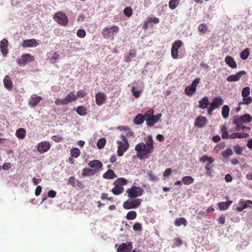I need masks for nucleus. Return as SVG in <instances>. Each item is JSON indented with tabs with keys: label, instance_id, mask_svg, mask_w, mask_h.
<instances>
[{
	"label": "nucleus",
	"instance_id": "nucleus-1",
	"mask_svg": "<svg viewBox=\"0 0 252 252\" xmlns=\"http://www.w3.org/2000/svg\"><path fill=\"white\" fill-rule=\"evenodd\" d=\"M145 143L141 142L135 146V150L137 152V157L140 158H147L154 149V141L151 135L144 138Z\"/></svg>",
	"mask_w": 252,
	"mask_h": 252
},
{
	"label": "nucleus",
	"instance_id": "nucleus-2",
	"mask_svg": "<svg viewBox=\"0 0 252 252\" xmlns=\"http://www.w3.org/2000/svg\"><path fill=\"white\" fill-rule=\"evenodd\" d=\"M252 121V118L249 114H246L241 116H235L233 118L232 123L236 125L234 130L239 131L241 130L244 123H250Z\"/></svg>",
	"mask_w": 252,
	"mask_h": 252
},
{
	"label": "nucleus",
	"instance_id": "nucleus-3",
	"mask_svg": "<svg viewBox=\"0 0 252 252\" xmlns=\"http://www.w3.org/2000/svg\"><path fill=\"white\" fill-rule=\"evenodd\" d=\"M161 116V113L154 115V110L153 108L149 109L145 113V119L146 121V125L150 127L154 126L155 124L160 120Z\"/></svg>",
	"mask_w": 252,
	"mask_h": 252
},
{
	"label": "nucleus",
	"instance_id": "nucleus-4",
	"mask_svg": "<svg viewBox=\"0 0 252 252\" xmlns=\"http://www.w3.org/2000/svg\"><path fill=\"white\" fill-rule=\"evenodd\" d=\"M119 27L113 25L110 28L105 27L102 31V35L104 38H113L114 35L118 32Z\"/></svg>",
	"mask_w": 252,
	"mask_h": 252
},
{
	"label": "nucleus",
	"instance_id": "nucleus-5",
	"mask_svg": "<svg viewBox=\"0 0 252 252\" xmlns=\"http://www.w3.org/2000/svg\"><path fill=\"white\" fill-rule=\"evenodd\" d=\"M121 138L123 141H117V143L118 144L117 155L119 157H121L124 155V153L126 151L129 146L126 136L122 135Z\"/></svg>",
	"mask_w": 252,
	"mask_h": 252
},
{
	"label": "nucleus",
	"instance_id": "nucleus-6",
	"mask_svg": "<svg viewBox=\"0 0 252 252\" xmlns=\"http://www.w3.org/2000/svg\"><path fill=\"white\" fill-rule=\"evenodd\" d=\"M126 192L128 194V196L129 198H133L142 195L144 190L140 187L133 186L131 188L127 189Z\"/></svg>",
	"mask_w": 252,
	"mask_h": 252
},
{
	"label": "nucleus",
	"instance_id": "nucleus-7",
	"mask_svg": "<svg viewBox=\"0 0 252 252\" xmlns=\"http://www.w3.org/2000/svg\"><path fill=\"white\" fill-rule=\"evenodd\" d=\"M141 199H136L133 200H128L123 203V207L126 210L136 209L138 208L141 203Z\"/></svg>",
	"mask_w": 252,
	"mask_h": 252
},
{
	"label": "nucleus",
	"instance_id": "nucleus-8",
	"mask_svg": "<svg viewBox=\"0 0 252 252\" xmlns=\"http://www.w3.org/2000/svg\"><path fill=\"white\" fill-rule=\"evenodd\" d=\"M54 20L62 26H66L68 22V18L66 15L62 12H58L54 15Z\"/></svg>",
	"mask_w": 252,
	"mask_h": 252
},
{
	"label": "nucleus",
	"instance_id": "nucleus-9",
	"mask_svg": "<svg viewBox=\"0 0 252 252\" xmlns=\"http://www.w3.org/2000/svg\"><path fill=\"white\" fill-rule=\"evenodd\" d=\"M34 58L30 54L27 53L23 55L20 58L17 59V63L22 66H25L27 63L34 61Z\"/></svg>",
	"mask_w": 252,
	"mask_h": 252
},
{
	"label": "nucleus",
	"instance_id": "nucleus-10",
	"mask_svg": "<svg viewBox=\"0 0 252 252\" xmlns=\"http://www.w3.org/2000/svg\"><path fill=\"white\" fill-rule=\"evenodd\" d=\"M183 44V42L180 40H176L173 44L171 53V56L173 59H176L178 58V49Z\"/></svg>",
	"mask_w": 252,
	"mask_h": 252
},
{
	"label": "nucleus",
	"instance_id": "nucleus-11",
	"mask_svg": "<svg viewBox=\"0 0 252 252\" xmlns=\"http://www.w3.org/2000/svg\"><path fill=\"white\" fill-rule=\"evenodd\" d=\"M51 148V144L47 141H42L38 143L37 151L40 153L47 152Z\"/></svg>",
	"mask_w": 252,
	"mask_h": 252
},
{
	"label": "nucleus",
	"instance_id": "nucleus-12",
	"mask_svg": "<svg viewBox=\"0 0 252 252\" xmlns=\"http://www.w3.org/2000/svg\"><path fill=\"white\" fill-rule=\"evenodd\" d=\"M8 41L5 38H3L0 42V49L3 57L7 56L8 53Z\"/></svg>",
	"mask_w": 252,
	"mask_h": 252
},
{
	"label": "nucleus",
	"instance_id": "nucleus-13",
	"mask_svg": "<svg viewBox=\"0 0 252 252\" xmlns=\"http://www.w3.org/2000/svg\"><path fill=\"white\" fill-rule=\"evenodd\" d=\"M42 99L41 96H38L36 94H33L31 95L29 99V104L31 107H35Z\"/></svg>",
	"mask_w": 252,
	"mask_h": 252
},
{
	"label": "nucleus",
	"instance_id": "nucleus-14",
	"mask_svg": "<svg viewBox=\"0 0 252 252\" xmlns=\"http://www.w3.org/2000/svg\"><path fill=\"white\" fill-rule=\"evenodd\" d=\"M106 95L103 93L99 92L95 94V102L97 105H102L106 100Z\"/></svg>",
	"mask_w": 252,
	"mask_h": 252
},
{
	"label": "nucleus",
	"instance_id": "nucleus-15",
	"mask_svg": "<svg viewBox=\"0 0 252 252\" xmlns=\"http://www.w3.org/2000/svg\"><path fill=\"white\" fill-rule=\"evenodd\" d=\"M208 120L205 117L199 116L196 118L194 125L198 127H202L205 126Z\"/></svg>",
	"mask_w": 252,
	"mask_h": 252
},
{
	"label": "nucleus",
	"instance_id": "nucleus-16",
	"mask_svg": "<svg viewBox=\"0 0 252 252\" xmlns=\"http://www.w3.org/2000/svg\"><path fill=\"white\" fill-rule=\"evenodd\" d=\"M246 72L245 71H240L237 72L236 74L231 75L229 76L226 80L228 82H235L238 81L241 78L243 75H245Z\"/></svg>",
	"mask_w": 252,
	"mask_h": 252
},
{
	"label": "nucleus",
	"instance_id": "nucleus-17",
	"mask_svg": "<svg viewBox=\"0 0 252 252\" xmlns=\"http://www.w3.org/2000/svg\"><path fill=\"white\" fill-rule=\"evenodd\" d=\"M132 249V246L131 243H122L118 248L117 251L119 252H129Z\"/></svg>",
	"mask_w": 252,
	"mask_h": 252
},
{
	"label": "nucleus",
	"instance_id": "nucleus-18",
	"mask_svg": "<svg viewBox=\"0 0 252 252\" xmlns=\"http://www.w3.org/2000/svg\"><path fill=\"white\" fill-rule=\"evenodd\" d=\"M223 100L220 96L215 97L213 98L210 105L215 109L219 108L223 104Z\"/></svg>",
	"mask_w": 252,
	"mask_h": 252
},
{
	"label": "nucleus",
	"instance_id": "nucleus-19",
	"mask_svg": "<svg viewBox=\"0 0 252 252\" xmlns=\"http://www.w3.org/2000/svg\"><path fill=\"white\" fill-rule=\"evenodd\" d=\"M38 45L36 40L35 39H27L23 41L22 44V47L24 48L26 47H35Z\"/></svg>",
	"mask_w": 252,
	"mask_h": 252
},
{
	"label": "nucleus",
	"instance_id": "nucleus-20",
	"mask_svg": "<svg viewBox=\"0 0 252 252\" xmlns=\"http://www.w3.org/2000/svg\"><path fill=\"white\" fill-rule=\"evenodd\" d=\"M3 85L4 87L9 91L12 89V82L9 75H6L3 79Z\"/></svg>",
	"mask_w": 252,
	"mask_h": 252
},
{
	"label": "nucleus",
	"instance_id": "nucleus-21",
	"mask_svg": "<svg viewBox=\"0 0 252 252\" xmlns=\"http://www.w3.org/2000/svg\"><path fill=\"white\" fill-rule=\"evenodd\" d=\"M198 107L201 109H205L208 107L209 104V100L208 96H204L201 99L199 100Z\"/></svg>",
	"mask_w": 252,
	"mask_h": 252
},
{
	"label": "nucleus",
	"instance_id": "nucleus-22",
	"mask_svg": "<svg viewBox=\"0 0 252 252\" xmlns=\"http://www.w3.org/2000/svg\"><path fill=\"white\" fill-rule=\"evenodd\" d=\"M88 164L90 167L94 168L96 169H100L103 166L101 162L98 160L90 161Z\"/></svg>",
	"mask_w": 252,
	"mask_h": 252
},
{
	"label": "nucleus",
	"instance_id": "nucleus-23",
	"mask_svg": "<svg viewBox=\"0 0 252 252\" xmlns=\"http://www.w3.org/2000/svg\"><path fill=\"white\" fill-rule=\"evenodd\" d=\"M225 62L226 64L231 68H236L237 66L236 63L234 61V59L231 56H226L225 58Z\"/></svg>",
	"mask_w": 252,
	"mask_h": 252
},
{
	"label": "nucleus",
	"instance_id": "nucleus-24",
	"mask_svg": "<svg viewBox=\"0 0 252 252\" xmlns=\"http://www.w3.org/2000/svg\"><path fill=\"white\" fill-rule=\"evenodd\" d=\"M249 136V134L247 133H238L237 132L231 133L229 135V138L231 139L247 138Z\"/></svg>",
	"mask_w": 252,
	"mask_h": 252
},
{
	"label": "nucleus",
	"instance_id": "nucleus-25",
	"mask_svg": "<svg viewBox=\"0 0 252 252\" xmlns=\"http://www.w3.org/2000/svg\"><path fill=\"white\" fill-rule=\"evenodd\" d=\"M232 201L229 200L227 202H220L218 203V206L220 210H225L229 208Z\"/></svg>",
	"mask_w": 252,
	"mask_h": 252
},
{
	"label": "nucleus",
	"instance_id": "nucleus-26",
	"mask_svg": "<svg viewBox=\"0 0 252 252\" xmlns=\"http://www.w3.org/2000/svg\"><path fill=\"white\" fill-rule=\"evenodd\" d=\"M102 177L106 179H113L116 178L117 175L112 170L109 169L103 174Z\"/></svg>",
	"mask_w": 252,
	"mask_h": 252
},
{
	"label": "nucleus",
	"instance_id": "nucleus-27",
	"mask_svg": "<svg viewBox=\"0 0 252 252\" xmlns=\"http://www.w3.org/2000/svg\"><path fill=\"white\" fill-rule=\"evenodd\" d=\"M144 120H145V114L142 115L139 113L136 115L133 120V121L136 125H139L142 124L144 122Z\"/></svg>",
	"mask_w": 252,
	"mask_h": 252
},
{
	"label": "nucleus",
	"instance_id": "nucleus-28",
	"mask_svg": "<svg viewBox=\"0 0 252 252\" xmlns=\"http://www.w3.org/2000/svg\"><path fill=\"white\" fill-rule=\"evenodd\" d=\"M94 174L95 171L89 168H84L82 171V175L84 177L93 176Z\"/></svg>",
	"mask_w": 252,
	"mask_h": 252
},
{
	"label": "nucleus",
	"instance_id": "nucleus-29",
	"mask_svg": "<svg viewBox=\"0 0 252 252\" xmlns=\"http://www.w3.org/2000/svg\"><path fill=\"white\" fill-rule=\"evenodd\" d=\"M114 187L112 189V192L114 195H119L123 193L124 191V188L123 187L114 185Z\"/></svg>",
	"mask_w": 252,
	"mask_h": 252
},
{
	"label": "nucleus",
	"instance_id": "nucleus-30",
	"mask_svg": "<svg viewBox=\"0 0 252 252\" xmlns=\"http://www.w3.org/2000/svg\"><path fill=\"white\" fill-rule=\"evenodd\" d=\"M26 131L24 128H20L16 130V135L19 138L23 139L26 137Z\"/></svg>",
	"mask_w": 252,
	"mask_h": 252
},
{
	"label": "nucleus",
	"instance_id": "nucleus-31",
	"mask_svg": "<svg viewBox=\"0 0 252 252\" xmlns=\"http://www.w3.org/2000/svg\"><path fill=\"white\" fill-rule=\"evenodd\" d=\"M66 100V104L71 101H76L77 99V96L71 92L68 94L64 98Z\"/></svg>",
	"mask_w": 252,
	"mask_h": 252
},
{
	"label": "nucleus",
	"instance_id": "nucleus-32",
	"mask_svg": "<svg viewBox=\"0 0 252 252\" xmlns=\"http://www.w3.org/2000/svg\"><path fill=\"white\" fill-rule=\"evenodd\" d=\"M128 181L126 179L124 178H119L115 180L114 182V185L123 187V186L126 185Z\"/></svg>",
	"mask_w": 252,
	"mask_h": 252
},
{
	"label": "nucleus",
	"instance_id": "nucleus-33",
	"mask_svg": "<svg viewBox=\"0 0 252 252\" xmlns=\"http://www.w3.org/2000/svg\"><path fill=\"white\" fill-rule=\"evenodd\" d=\"M229 110L230 109L228 105H225L223 106L221 110V114L223 118L226 119L228 117Z\"/></svg>",
	"mask_w": 252,
	"mask_h": 252
},
{
	"label": "nucleus",
	"instance_id": "nucleus-34",
	"mask_svg": "<svg viewBox=\"0 0 252 252\" xmlns=\"http://www.w3.org/2000/svg\"><path fill=\"white\" fill-rule=\"evenodd\" d=\"M175 225L177 226H180L182 224L186 226L187 225V220L184 218L177 219L175 221Z\"/></svg>",
	"mask_w": 252,
	"mask_h": 252
},
{
	"label": "nucleus",
	"instance_id": "nucleus-35",
	"mask_svg": "<svg viewBox=\"0 0 252 252\" xmlns=\"http://www.w3.org/2000/svg\"><path fill=\"white\" fill-rule=\"evenodd\" d=\"M182 182L185 185H190L192 184L194 182L193 178L190 176H187L184 177L182 179Z\"/></svg>",
	"mask_w": 252,
	"mask_h": 252
},
{
	"label": "nucleus",
	"instance_id": "nucleus-36",
	"mask_svg": "<svg viewBox=\"0 0 252 252\" xmlns=\"http://www.w3.org/2000/svg\"><path fill=\"white\" fill-rule=\"evenodd\" d=\"M179 0H170L169 2V7L170 9L174 10L179 5Z\"/></svg>",
	"mask_w": 252,
	"mask_h": 252
},
{
	"label": "nucleus",
	"instance_id": "nucleus-37",
	"mask_svg": "<svg viewBox=\"0 0 252 252\" xmlns=\"http://www.w3.org/2000/svg\"><path fill=\"white\" fill-rule=\"evenodd\" d=\"M252 102V97L248 96L246 97H243V101L238 103V105L240 106L243 104L249 105Z\"/></svg>",
	"mask_w": 252,
	"mask_h": 252
},
{
	"label": "nucleus",
	"instance_id": "nucleus-38",
	"mask_svg": "<svg viewBox=\"0 0 252 252\" xmlns=\"http://www.w3.org/2000/svg\"><path fill=\"white\" fill-rule=\"evenodd\" d=\"M76 112L80 116H85L87 114V109L85 106H80L77 108Z\"/></svg>",
	"mask_w": 252,
	"mask_h": 252
},
{
	"label": "nucleus",
	"instance_id": "nucleus-39",
	"mask_svg": "<svg viewBox=\"0 0 252 252\" xmlns=\"http://www.w3.org/2000/svg\"><path fill=\"white\" fill-rule=\"evenodd\" d=\"M196 91V89H194L193 87H191L190 86H187L185 90V92L186 95L188 96L192 95Z\"/></svg>",
	"mask_w": 252,
	"mask_h": 252
},
{
	"label": "nucleus",
	"instance_id": "nucleus-40",
	"mask_svg": "<svg viewBox=\"0 0 252 252\" xmlns=\"http://www.w3.org/2000/svg\"><path fill=\"white\" fill-rule=\"evenodd\" d=\"M137 217V213L134 211H131L128 212L126 216V219L128 220H133Z\"/></svg>",
	"mask_w": 252,
	"mask_h": 252
},
{
	"label": "nucleus",
	"instance_id": "nucleus-41",
	"mask_svg": "<svg viewBox=\"0 0 252 252\" xmlns=\"http://www.w3.org/2000/svg\"><path fill=\"white\" fill-rule=\"evenodd\" d=\"M136 56V53L134 51L131 50L129 53H128L125 58V61L126 62H129L131 60V59L135 57Z\"/></svg>",
	"mask_w": 252,
	"mask_h": 252
},
{
	"label": "nucleus",
	"instance_id": "nucleus-42",
	"mask_svg": "<svg viewBox=\"0 0 252 252\" xmlns=\"http://www.w3.org/2000/svg\"><path fill=\"white\" fill-rule=\"evenodd\" d=\"M208 28L206 24L202 23L198 27V30L200 33L204 34L206 32Z\"/></svg>",
	"mask_w": 252,
	"mask_h": 252
},
{
	"label": "nucleus",
	"instance_id": "nucleus-43",
	"mask_svg": "<svg viewBox=\"0 0 252 252\" xmlns=\"http://www.w3.org/2000/svg\"><path fill=\"white\" fill-rule=\"evenodd\" d=\"M80 153L81 152L80 150L77 148H73L70 151V154L71 157L75 158L78 157L80 156Z\"/></svg>",
	"mask_w": 252,
	"mask_h": 252
},
{
	"label": "nucleus",
	"instance_id": "nucleus-44",
	"mask_svg": "<svg viewBox=\"0 0 252 252\" xmlns=\"http://www.w3.org/2000/svg\"><path fill=\"white\" fill-rule=\"evenodd\" d=\"M221 131L222 132L221 137L222 139H228L229 138L228 132L227 127L223 126L221 127Z\"/></svg>",
	"mask_w": 252,
	"mask_h": 252
},
{
	"label": "nucleus",
	"instance_id": "nucleus-45",
	"mask_svg": "<svg viewBox=\"0 0 252 252\" xmlns=\"http://www.w3.org/2000/svg\"><path fill=\"white\" fill-rule=\"evenodd\" d=\"M106 143V140L104 138H100L97 142V147L98 149H102L104 147Z\"/></svg>",
	"mask_w": 252,
	"mask_h": 252
},
{
	"label": "nucleus",
	"instance_id": "nucleus-46",
	"mask_svg": "<svg viewBox=\"0 0 252 252\" xmlns=\"http://www.w3.org/2000/svg\"><path fill=\"white\" fill-rule=\"evenodd\" d=\"M239 204L241 206H242L243 209H246L249 206V204H252V201L248 200L245 201L244 199H241L239 201Z\"/></svg>",
	"mask_w": 252,
	"mask_h": 252
},
{
	"label": "nucleus",
	"instance_id": "nucleus-47",
	"mask_svg": "<svg viewBox=\"0 0 252 252\" xmlns=\"http://www.w3.org/2000/svg\"><path fill=\"white\" fill-rule=\"evenodd\" d=\"M124 13L127 17H131L133 13L132 8L130 7H126L124 10Z\"/></svg>",
	"mask_w": 252,
	"mask_h": 252
},
{
	"label": "nucleus",
	"instance_id": "nucleus-48",
	"mask_svg": "<svg viewBox=\"0 0 252 252\" xmlns=\"http://www.w3.org/2000/svg\"><path fill=\"white\" fill-rule=\"evenodd\" d=\"M250 94V88L246 87L242 91V96L243 97H246L249 96Z\"/></svg>",
	"mask_w": 252,
	"mask_h": 252
},
{
	"label": "nucleus",
	"instance_id": "nucleus-49",
	"mask_svg": "<svg viewBox=\"0 0 252 252\" xmlns=\"http://www.w3.org/2000/svg\"><path fill=\"white\" fill-rule=\"evenodd\" d=\"M232 155L233 152L231 149L230 148H227L225 150V151H223L222 152V155L225 158H226L229 156H232Z\"/></svg>",
	"mask_w": 252,
	"mask_h": 252
},
{
	"label": "nucleus",
	"instance_id": "nucleus-50",
	"mask_svg": "<svg viewBox=\"0 0 252 252\" xmlns=\"http://www.w3.org/2000/svg\"><path fill=\"white\" fill-rule=\"evenodd\" d=\"M249 56V50L248 48L245 49L240 53V57L243 60H246Z\"/></svg>",
	"mask_w": 252,
	"mask_h": 252
},
{
	"label": "nucleus",
	"instance_id": "nucleus-51",
	"mask_svg": "<svg viewBox=\"0 0 252 252\" xmlns=\"http://www.w3.org/2000/svg\"><path fill=\"white\" fill-rule=\"evenodd\" d=\"M131 92L132 94V95L136 98H138L142 92V91H136L135 87H132Z\"/></svg>",
	"mask_w": 252,
	"mask_h": 252
},
{
	"label": "nucleus",
	"instance_id": "nucleus-52",
	"mask_svg": "<svg viewBox=\"0 0 252 252\" xmlns=\"http://www.w3.org/2000/svg\"><path fill=\"white\" fill-rule=\"evenodd\" d=\"M147 175L149 178V180L152 182H156L158 181V178L155 175L153 174L151 171L147 172Z\"/></svg>",
	"mask_w": 252,
	"mask_h": 252
},
{
	"label": "nucleus",
	"instance_id": "nucleus-53",
	"mask_svg": "<svg viewBox=\"0 0 252 252\" xmlns=\"http://www.w3.org/2000/svg\"><path fill=\"white\" fill-rule=\"evenodd\" d=\"M122 129L126 133V134L127 136H130L133 134V132L131 130V129L127 126H123L122 127Z\"/></svg>",
	"mask_w": 252,
	"mask_h": 252
},
{
	"label": "nucleus",
	"instance_id": "nucleus-54",
	"mask_svg": "<svg viewBox=\"0 0 252 252\" xmlns=\"http://www.w3.org/2000/svg\"><path fill=\"white\" fill-rule=\"evenodd\" d=\"M235 153L237 155H241L242 153V148L239 145L235 146L233 148Z\"/></svg>",
	"mask_w": 252,
	"mask_h": 252
},
{
	"label": "nucleus",
	"instance_id": "nucleus-55",
	"mask_svg": "<svg viewBox=\"0 0 252 252\" xmlns=\"http://www.w3.org/2000/svg\"><path fill=\"white\" fill-rule=\"evenodd\" d=\"M77 180H76L74 177H70L68 179V184L71 185L73 187H76V183Z\"/></svg>",
	"mask_w": 252,
	"mask_h": 252
},
{
	"label": "nucleus",
	"instance_id": "nucleus-56",
	"mask_svg": "<svg viewBox=\"0 0 252 252\" xmlns=\"http://www.w3.org/2000/svg\"><path fill=\"white\" fill-rule=\"evenodd\" d=\"M76 34L79 37L83 38L85 37L86 32L84 29H79L77 31Z\"/></svg>",
	"mask_w": 252,
	"mask_h": 252
},
{
	"label": "nucleus",
	"instance_id": "nucleus-57",
	"mask_svg": "<svg viewBox=\"0 0 252 252\" xmlns=\"http://www.w3.org/2000/svg\"><path fill=\"white\" fill-rule=\"evenodd\" d=\"M183 244L182 240L179 238H176L174 240L173 247H179Z\"/></svg>",
	"mask_w": 252,
	"mask_h": 252
},
{
	"label": "nucleus",
	"instance_id": "nucleus-58",
	"mask_svg": "<svg viewBox=\"0 0 252 252\" xmlns=\"http://www.w3.org/2000/svg\"><path fill=\"white\" fill-rule=\"evenodd\" d=\"M56 105H66V100L64 99L57 98L55 101Z\"/></svg>",
	"mask_w": 252,
	"mask_h": 252
},
{
	"label": "nucleus",
	"instance_id": "nucleus-59",
	"mask_svg": "<svg viewBox=\"0 0 252 252\" xmlns=\"http://www.w3.org/2000/svg\"><path fill=\"white\" fill-rule=\"evenodd\" d=\"M142 229V225L139 222H136L133 226V229L134 231H141Z\"/></svg>",
	"mask_w": 252,
	"mask_h": 252
},
{
	"label": "nucleus",
	"instance_id": "nucleus-60",
	"mask_svg": "<svg viewBox=\"0 0 252 252\" xmlns=\"http://www.w3.org/2000/svg\"><path fill=\"white\" fill-rule=\"evenodd\" d=\"M86 92H85L84 90H79L77 93L76 96L78 97L82 98L84 97L86 94Z\"/></svg>",
	"mask_w": 252,
	"mask_h": 252
},
{
	"label": "nucleus",
	"instance_id": "nucleus-61",
	"mask_svg": "<svg viewBox=\"0 0 252 252\" xmlns=\"http://www.w3.org/2000/svg\"><path fill=\"white\" fill-rule=\"evenodd\" d=\"M205 168L206 170V174L208 176H210L212 174L211 167L209 163H207L205 166Z\"/></svg>",
	"mask_w": 252,
	"mask_h": 252
},
{
	"label": "nucleus",
	"instance_id": "nucleus-62",
	"mask_svg": "<svg viewBox=\"0 0 252 252\" xmlns=\"http://www.w3.org/2000/svg\"><path fill=\"white\" fill-rule=\"evenodd\" d=\"M199 82H200V78H196L192 82L190 86L191 87H193L194 89H196V86L199 83Z\"/></svg>",
	"mask_w": 252,
	"mask_h": 252
},
{
	"label": "nucleus",
	"instance_id": "nucleus-63",
	"mask_svg": "<svg viewBox=\"0 0 252 252\" xmlns=\"http://www.w3.org/2000/svg\"><path fill=\"white\" fill-rule=\"evenodd\" d=\"M100 198L102 200L104 199H107L108 201H113V198L111 197H108V194L105 193H102L100 196Z\"/></svg>",
	"mask_w": 252,
	"mask_h": 252
},
{
	"label": "nucleus",
	"instance_id": "nucleus-64",
	"mask_svg": "<svg viewBox=\"0 0 252 252\" xmlns=\"http://www.w3.org/2000/svg\"><path fill=\"white\" fill-rule=\"evenodd\" d=\"M52 139L56 142H59L62 141L63 137L59 135H54L52 137Z\"/></svg>",
	"mask_w": 252,
	"mask_h": 252
}]
</instances>
